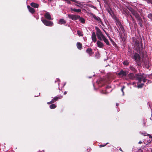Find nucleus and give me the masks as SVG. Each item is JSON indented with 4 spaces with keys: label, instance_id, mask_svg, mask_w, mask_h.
Listing matches in <instances>:
<instances>
[{
    "label": "nucleus",
    "instance_id": "obj_1",
    "mask_svg": "<svg viewBox=\"0 0 152 152\" xmlns=\"http://www.w3.org/2000/svg\"><path fill=\"white\" fill-rule=\"evenodd\" d=\"M95 29L96 30V35L97 36L98 39L100 41L102 40V38L105 36L102 34L100 29L97 26L95 27Z\"/></svg>",
    "mask_w": 152,
    "mask_h": 152
},
{
    "label": "nucleus",
    "instance_id": "obj_2",
    "mask_svg": "<svg viewBox=\"0 0 152 152\" xmlns=\"http://www.w3.org/2000/svg\"><path fill=\"white\" fill-rule=\"evenodd\" d=\"M133 58L137 63V64L138 66L140 65L141 63L140 62V60L141 59V57L138 54L135 53L133 56Z\"/></svg>",
    "mask_w": 152,
    "mask_h": 152
},
{
    "label": "nucleus",
    "instance_id": "obj_3",
    "mask_svg": "<svg viewBox=\"0 0 152 152\" xmlns=\"http://www.w3.org/2000/svg\"><path fill=\"white\" fill-rule=\"evenodd\" d=\"M129 9L131 12L132 13L135 17L136 19L141 17L138 12L132 8L130 7Z\"/></svg>",
    "mask_w": 152,
    "mask_h": 152
},
{
    "label": "nucleus",
    "instance_id": "obj_4",
    "mask_svg": "<svg viewBox=\"0 0 152 152\" xmlns=\"http://www.w3.org/2000/svg\"><path fill=\"white\" fill-rule=\"evenodd\" d=\"M63 98L62 96H58L54 97V98L50 102H47V104H53L56 101L58 100L59 99H61Z\"/></svg>",
    "mask_w": 152,
    "mask_h": 152
},
{
    "label": "nucleus",
    "instance_id": "obj_5",
    "mask_svg": "<svg viewBox=\"0 0 152 152\" xmlns=\"http://www.w3.org/2000/svg\"><path fill=\"white\" fill-rule=\"evenodd\" d=\"M140 42L141 43L140 44L139 41L136 40L134 44L135 47H136L137 49H138L140 51L142 48V44L141 42Z\"/></svg>",
    "mask_w": 152,
    "mask_h": 152
},
{
    "label": "nucleus",
    "instance_id": "obj_6",
    "mask_svg": "<svg viewBox=\"0 0 152 152\" xmlns=\"http://www.w3.org/2000/svg\"><path fill=\"white\" fill-rule=\"evenodd\" d=\"M42 20L45 26H52L53 25V23L51 21H48L45 19H43Z\"/></svg>",
    "mask_w": 152,
    "mask_h": 152
},
{
    "label": "nucleus",
    "instance_id": "obj_7",
    "mask_svg": "<svg viewBox=\"0 0 152 152\" xmlns=\"http://www.w3.org/2000/svg\"><path fill=\"white\" fill-rule=\"evenodd\" d=\"M135 79L136 80H138L139 83H141L143 78V76L141 75V74H135Z\"/></svg>",
    "mask_w": 152,
    "mask_h": 152
},
{
    "label": "nucleus",
    "instance_id": "obj_8",
    "mask_svg": "<svg viewBox=\"0 0 152 152\" xmlns=\"http://www.w3.org/2000/svg\"><path fill=\"white\" fill-rule=\"evenodd\" d=\"M68 17L69 18L72 19L73 20H77L80 18L79 15H75L69 14Z\"/></svg>",
    "mask_w": 152,
    "mask_h": 152
},
{
    "label": "nucleus",
    "instance_id": "obj_9",
    "mask_svg": "<svg viewBox=\"0 0 152 152\" xmlns=\"http://www.w3.org/2000/svg\"><path fill=\"white\" fill-rule=\"evenodd\" d=\"M128 74V72L126 71L121 70L118 74V75L121 77L126 76Z\"/></svg>",
    "mask_w": 152,
    "mask_h": 152
},
{
    "label": "nucleus",
    "instance_id": "obj_10",
    "mask_svg": "<svg viewBox=\"0 0 152 152\" xmlns=\"http://www.w3.org/2000/svg\"><path fill=\"white\" fill-rule=\"evenodd\" d=\"M44 16L45 18L48 20H52L53 19L51 18L50 14L48 12L45 13L44 14Z\"/></svg>",
    "mask_w": 152,
    "mask_h": 152
},
{
    "label": "nucleus",
    "instance_id": "obj_11",
    "mask_svg": "<svg viewBox=\"0 0 152 152\" xmlns=\"http://www.w3.org/2000/svg\"><path fill=\"white\" fill-rule=\"evenodd\" d=\"M91 15H92L93 18H94L95 20H96V21L98 22H100L101 23H102V22L101 20L99 17L96 16L95 14L93 13L91 14Z\"/></svg>",
    "mask_w": 152,
    "mask_h": 152
},
{
    "label": "nucleus",
    "instance_id": "obj_12",
    "mask_svg": "<svg viewBox=\"0 0 152 152\" xmlns=\"http://www.w3.org/2000/svg\"><path fill=\"white\" fill-rule=\"evenodd\" d=\"M91 39L93 42H95L97 41L96 34L95 32L92 33L91 35Z\"/></svg>",
    "mask_w": 152,
    "mask_h": 152
},
{
    "label": "nucleus",
    "instance_id": "obj_13",
    "mask_svg": "<svg viewBox=\"0 0 152 152\" xmlns=\"http://www.w3.org/2000/svg\"><path fill=\"white\" fill-rule=\"evenodd\" d=\"M86 52L90 56H91L93 55V51L91 48H87L86 50Z\"/></svg>",
    "mask_w": 152,
    "mask_h": 152
},
{
    "label": "nucleus",
    "instance_id": "obj_14",
    "mask_svg": "<svg viewBox=\"0 0 152 152\" xmlns=\"http://www.w3.org/2000/svg\"><path fill=\"white\" fill-rule=\"evenodd\" d=\"M101 41H99L98 40L96 42V44L97 45V46L100 48H103V47H104V45L101 42Z\"/></svg>",
    "mask_w": 152,
    "mask_h": 152
},
{
    "label": "nucleus",
    "instance_id": "obj_15",
    "mask_svg": "<svg viewBox=\"0 0 152 152\" xmlns=\"http://www.w3.org/2000/svg\"><path fill=\"white\" fill-rule=\"evenodd\" d=\"M27 7L28 10L31 13L33 14L35 12V10L34 9L29 5H27Z\"/></svg>",
    "mask_w": 152,
    "mask_h": 152
},
{
    "label": "nucleus",
    "instance_id": "obj_16",
    "mask_svg": "<svg viewBox=\"0 0 152 152\" xmlns=\"http://www.w3.org/2000/svg\"><path fill=\"white\" fill-rule=\"evenodd\" d=\"M128 77L130 80H133L135 79V75L132 73H129L128 75Z\"/></svg>",
    "mask_w": 152,
    "mask_h": 152
},
{
    "label": "nucleus",
    "instance_id": "obj_17",
    "mask_svg": "<svg viewBox=\"0 0 152 152\" xmlns=\"http://www.w3.org/2000/svg\"><path fill=\"white\" fill-rule=\"evenodd\" d=\"M137 21L138 22V24L140 25V26L141 27H143L142 25V22L143 21L141 18V17H140L139 18H138L137 19Z\"/></svg>",
    "mask_w": 152,
    "mask_h": 152
},
{
    "label": "nucleus",
    "instance_id": "obj_18",
    "mask_svg": "<svg viewBox=\"0 0 152 152\" xmlns=\"http://www.w3.org/2000/svg\"><path fill=\"white\" fill-rule=\"evenodd\" d=\"M129 68L131 71L134 73H136L137 72V70L132 66H130Z\"/></svg>",
    "mask_w": 152,
    "mask_h": 152
},
{
    "label": "nucleus",
    "instance_id": "obj_19",
    "mask_svg": "<svg viewBox=\"0 0 152 152\" xmlns=\"http://www.w3.org/2000/svg\"><path fill=\"white\" fill-rule=\"evenodd\" d=\"M102 40L107 45H110V44L108 40L104 37L102 39Z\"/></svg>",
    "mask_w": 152,
    "mask_h": 152
},
{
    "label": "nucleus",
    "instance_id": "obj_20",
    "mask_svg": "<svg viewBox=\"0 0 152 152\" xmlns=\"http://www.w3.org/2000/svg\"><path fill=\"white\" fill-rule=\"evenodd\" d=\"M124 13L126 14V15H127V16H130L131 18H132L133 20H134V19L132 17V15L129 14V12L128 11H124Z\"/></svg>",
    "mask_w": 152,
    "mask_h": 152
},
{
    "label": "nucleus",
    "instance_id": "obj_21",
    "mask_svg": "<svg viewBox=\"0 0 152 152\" xmlns=\"http://www.w3.org/2000/svg\"><path fill=\"white\" fill-rule=\"evenodd\" d=\"M77 46L78 49L81 50L82 48V44L80 42H78L77 43Z\"/></svg>",
    "mask_w": 152,
    "mask_h": 152
},
{
    "label": "nucleus",
    "instance_id": "obj_22",
    "mask_svg": "<svg viewBox=\"0 0 152 152\" xmlns=\"http://www.w3.org/2000/svg\"><path fill=\"white\" fill-rule=\"evenodd\" d=\"M30 5L34 8H38V4L34 2H32L30 4Z\"/></svg>",
    "mask_w": 152,
    "mask_h": 152
},
{
    "label": "nucleus",
    "instance_id": "obj_23",
    "mask_svg": "<svg viewBox=\"0 0 152 152\" xmlns=\"http://www.w3.org/2000/svg\"><path fill=\"white\" fill-rule=\"evenodd\" d=\"M70 9L71 11H74L76 12H79L81 11V10L80 9H76L75 8H71Z\"/></svg>",
    "mask_w": 152,
    "mask_h": 152
},
{
    "label": "nucleus",
    "instance_id": "obj_24",
    "mask_svg": "<svg viewBox=\"0 0 152 152\" xmlns=\"http://www.w3.org/2000/svg\"><path fill=\"white\" fill-rule=\"evenodd\" d=\"M59 23L60 24H65L66 23V21L64 19H61L59 21Z\"/></svg>",
    "mask_w": 152,
    "mask_h": 152
},
{
    "label": "nucleus",
    "instance_id": "obj_25",
    "mask_svg": "<svg viewBox=\"0 0 152 152\" xmlns=\"http://www.w3.org/2000/svg\"><path fill=\"white\" fill-rule=\"evenodd\" d=\"M56 106L55 104H52L50 106V107L51 109H53L56 108Z\"/></svg>",
    "mask_w": 152,
    "mask_h": 152
},
{
    "label": "nucleus",
    "instance_id": "obj_26",
    "mask_svg": "<svg viewBox=\"0 0 152 152\" xmlns=\"http://www.w3.org/2000/svg\"><path fill=\"white\" fill-rule=\"evenodd\" d=\"M79 19L81 23H85V20L83 18L80 17V18H79Z\"/></svg>",
    "mask_w": 152,
    "mask_h": 152
},
{
    "label": "nucleus",
    "instance_id": "obj_27",
    "mask_svg": "<svg viewBox=\"0 0 152 152\" xmlns=\"http://www.w3.org/2000/svg\"><path fill=\"white\" fill-rule=\"evenodd\" d=\"M140 133L142 135H143L144 136H147L148 134L145 132H140Z\"/></svg>",
    "mask_w": 152,
    "mask_h": 152
},
{
    "label": "nucleus",
    "instance_id": "obj_28",
    "mask_svg": "<svg viewBox=\"0 0 152 152\" xmlns=\"http://www.w3.org/2000/svg\"><path fill=\"white\" fill-rule=\"evenodd\" d=\"M77 34L78 35L80 36H83V35L82 34L80 31L78 30L77 31Z\"/></svg>",
    "mask_w": 152,
    "mask_h": 152
},
{
    "label": "nucleus",
    "instance_id": "obj_29",
    "mask_svg": "<svg viewBox=\"0 0 152 152\" xmlns=\"http://www.w3.org/2000/svg\"><path fill=\"white\" fill-rule=\"evenodd\" d=\"M120 28L123 32L124 33V32H125V30L124 29V27L122 25H121L120 26Z\"/></svg>",
    "mask_w": 152,
    "mask_h": 152
},
{
    "label": "nucleus",
    "instance_id": "obj_30",
    "mask_svg": "<svg viewBox=\"0 0 152 152\" xmlns=\"http://www.w3.org/2000/svg\"><path fill=\"white\" fill-rule=\"evenodd\" d=\"M117 31L119 33V35L120 37L122 39H123V38H124V37L122 36V33L121 32H120L118 29H117Z\"/></svg>",
    "mask_w": 152,
    "mask_h": 152
},
{
    "label": "nucleus",
    "instance_id": "obj_31",
    "mask_svg": "<svg viewBox=\"0 0 152 152\" xmlns=\"http://www.w3.org/2000/svg\"><path fill=\"white\" fill-rule=\"evenodd\" d=\"M123 64L124 65L128 66L129 65V62L128 61H124L123 62Z\"/></svg>",
    "mask_w": 152,
    "mask_h": 152
},
{
    "label": "nucleus",
    "instance_id": "obj_32",
    "mask_svg": "<svg viewBox=\"0 0 152 152\" xmlns=\"http://www.w3.org/2000/svg\"><path fill=\"white\" fill-rule=\"evenodd\" d=\"M145 67L148 69L149 68V66L148 63H147L146 64H145Z\"/></svg>",
    "mask_w": 152,
    "mask_h": 152
},
{
    "label": "nucleus",
    "instance_id": "obj_33",
    "mask_svg": "<svg viewBox=\"0 0 152 152\" xmlns=\"http://www.w3.org/2000/svg\"><path fill=\"white\" fill-rule=\"evenodd\" d=\"M144 84L142 83L140 84H139L137 86V87L138 88H142L144 86Z\"/></svg>",
    "mask_w": 152,
    "mask_h": 152
},
{
    "label": "nucleus",
    "instance_id": "obj_34",
    "mask_svg": "<svg viewBox=\"0 0 152 152\" xmlns=\"http://www.w3.org/2000/svg\"><path fill=\"white\" fill-rule=\"evenodd\" d=\"M148 17L151 20H152V14L150 13L148 15Z\"/></svg>",
    "mask_w": 152,
    "mask_h": 152
},
{
    "label": "nucleus",
    "instance_id": "obj_35",
    "mask_svg": "<svg viewBox=\"0 0 152 152\" xmlns=\"http://www.w3.org/2000/svg\"><path fill=\"white\" fill-rule=\"evenodd\" d=\"M125 88V87L124 86L122 87V88L121 89V91L122 92L123 95L124 94V93L123 90H124V89Z\"/></svg>",
    "mask_w": 152,
    "mask_h": 152
},
{
    "label": "nucleus",
    "instance_id": "obj_36",
    "mask_svg": "<svg viewBox=\"0 0 152 152\" xmlns=\"http://www.w3.org/2000/svg\"><path fill=\"white\" fill-rule=\"evenodd\" d=\"M108 143H107L106 144H104V145H99V147H104L106 145H107V144H108Z\"/></svg>",
    "mask_w": 152,
    "mask_h": 152
},
{
    "label": "nucleus",
    "instance_id": "obj_37",
    "mask_svg": "<svg viewBox=\"0 0 152 152\" xmlns=\"http://www.w3.org/2000/svg\"><path fill=\"white\" fill-rule=\"evenodd\" d=\"M70 0L74 2H75L76 3H77L78 4H80V3L79 1H77L75 0Z\"/></svg>",
    "mask_w": 152,
    "mask_h": 152
},
{
    "label": "nucleus",
    "instance_id": "obj_38",
    "mask_svg": "<svg viewBox=\"0 0 152 152\" xmlns=\"http://www.w3.org/2000/svg\"><path fill=\"white\" fill-rule=\"evenodd\" d=\"M148 3H151L152 4V0H146Z\"/></svg>",
    "mask_w": 152,
    "mask_h": 152
},
{
    "label": "nucleus",
    "instance_id": "obj_39",
    "mask_svg": "<svg viewBox=\"0 0 152 152\" xmlns=\"http://www.w3.org/2000/svg\"><path fill=\"white\" fill-rule=\"evenodd\" d=\"M147 80V79H145V78H144L143 79H142V81L144 83H145L146 82V81Z\"/></svg>",
    "mask_w": 152,
    "mask_h": 152
},
{
    "label": "nucleus",
    "instance_id": "obj_40",
    "mask_svg": "<svg viewBox=\"0 0 152 152\" xmlns=\"http://www.w3.org/2000/svg\"><path fill=\"white\" fill-rule=\"evenodd\" d=\"M144 54H146V52H145V53H144L143 52H142V57L144 56Z\"/></svg>",
    "mask_w": 152,
    "mask_h": 152
},
{
    "label": "nucleus",
    "instance_id": "obj_41",
    "mask_svg": "<svg viewBox=\"0 0 152 152\" xmlns=\"http://www.w3.org/2000/svg\"><path fill=\"white\" fill-rule=\"evenodd\" d=\"M66 1L67 3L69 4H71V2L70 1L68 0H65Z\"/></svg>",
    "mask_w": 152,
    "mask_h": 152
},
{
    "label": "nucleus",
    "instance_id": "obj_42",
    "mask_svg": "<svg viewBox=\"0 0 152 152\" xmlns=\"http://www.w3.org/2000/svg\"><path fill=\"white\" fill-rule=\"evenodd\" d=\"M147 104H148V105H149V107H150V108H151V104L150 102H148V103Z\"/></svg>",
    "mask_w": 152,
    "mask_h": 152
},
{
    "label": "nucleus",
    "instance_id": "obj_43",
    "mask_svg": "<svg viewBox=\"0 0 152 152\" xmlns=\"http://www.w3.org/2000/svg\"><path fill=\"white\" fill-rule=\"evenodd\" d=\"M147 136H149V138H152V135H151L149 134H148Z\"/></svg>",
    "mask_w": 152,
    "mask_h": 152
},
{
    "label": "nucleus",
    "instance_id": "obj_44",
    "mask_svg": "<svg viewBox=\"0 0 152 152\" xmlns=\"http://www.w3.org/2000/svg\"><path fill=\"white\" fill-rule=\"evenodd\" d=\"M119 103H116V106L117 107H118V106H119Z\"/></svg>",
    "mask_w": 152,
    "mask_h": 152
},
{
    "label": "nucleus",
    "instance_id": "obj_45",
    "mask_svg": "<svg viewBox=\"0 0 152 152\" xmlns=\"http://www.w3.org/2000/svg\"><path fill=\"white\" fill-rule=\"evenodd\" d=\"M92 7L93 8H94L95 9H96V7H95V6H94L92 5V7Z\"/></svg>",
    "mask_w": 152,
    "mask_h": 152
},
{
    "label": "nucleus",
    "instance_id": "obj_46",
    "mask_svg": "<svg viewBox=\"0 0 152 152\" xmlns=\"http://www.w3.org/2000/svg\"><path fill=\"white\" fill-rule=\"evenodd\" d=\"M142 141H139V142L138 143H139V144H141L142 143Z\"/></svg>",
    "mask_w": 152,
    "mask_h": 152
},
{
    "label": "nucleus",
    "instance_id": "obj_47",
    "mask_svg": "<svg viewBox=\"0 0 152 152\" xmlns=\"http://www.w3.org/2000/svg\"><path fill=\"white\" fill-rule=\"evenodd\" d=\"M119 150H120V151H122V152H123V151L122 150L121 148H119Z\"/></svg>",
    "mask_w": 152,
    "mask_h": 152
},
{
    "label": "nucleus",
    "instance_id": "obj_48",
    "mask_svg": "<svg viewBox=\"0 0 152 152\" xmlns=\"http://www.w3.org/2000/svg\"><path fill=\"white\" fill-rule=\"evenodd\" d=\"M143 126H145V124L144 122H143Z\"/></svg>",
    "mask_w": 152,
    "mask_h": 152
},
{
    "label": "nucleus",
    "instance_id": "obj_49",
    "mask_svg": "<svg viewBox=\"0 0 152 152\" xmlns=\"http://www.w3.org/2000/svg\"><path fill=\"white\" fill-rule=\"evenodd\" d=\"M67 92L66 91H65L64 92V95H65L67 93Z\"/></svg>",
    "mask_w": 152,
    "mask_h": 152
},
{
    "label": "nucleus",
    "instance_id": "obj_50",
    "mask_svg": "<svg viewBox=\"0 0 152 152\" xmlns=\"http://www.w3.org/2000/svg\"><path fill=\"white\" fill-rule=\"evenodd\" d=\"M110 40L111 41H113V42H113V41L112 40V39L111 38H110Z\"/></svg>",
    "mask_w": 152,
    "mask_h": 152
},
{
    "label": "nucleus",
    "instance_id": "obj_51",
    "mask_svg": "<svg viewBox=\"0 0 152 152\" xmlns=\"http://www.w3.org/2000/svg\"><path fill=\"white\" fill-rule=\"evenodd\" d=\"M76 5L78 7H79L80 6L76 4Z\"/></svg>",
    "mask_w": 152,
    "mask_h": 152
},
{
    "label": "nucleus",
    "instance_id": "obj_52",
    "mask_svg": "<svg viewBox=\"0 0 152 152\" xmlns=\"http://www.w3.org/2000/svg\"><path fill=\"white\" fill-rule=\"evenodd\" d=\"M104 31L106 33V34H107V33H106V32H105V31L104 30Z\"/></svg>",
    "mask_w": 152,
    "mask_h": 152
},
{
    "label": "nucleus",
    "instance_id": "obj_53",
    "mask_svg": "<svg viewBox=\"0 0 152 152\" xmlns=\"http://www.w3.org/2000/svg\"><path fill=\"white\" fill-rule=\"evenodd\" d=\"M39 96L40 95V93H39Z\"/></svg>",
    "mask_w": 152,
    "mask_h": 152
},
{
    "label": "nucleus",
    "instance_id": "obj_54",
    "mask_svg": "<svg viewBox=\"0 0 152 152\" xmlns=\"http://www.w3.org/2000/svg\"><path fill=\"white\" fill-rule=\"evenodd\" d=\"M151 119H152V116L151 117Z\"/></svg>",
    "mask_w": 152,
    "mask_h": 152
}]
</instances>
